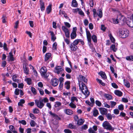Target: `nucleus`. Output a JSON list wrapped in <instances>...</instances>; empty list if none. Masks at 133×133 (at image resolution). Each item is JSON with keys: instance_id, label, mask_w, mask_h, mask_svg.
Listing matches in <instances>:
<instances>
[{"instance_id": "c85d7f7f", "label": "nucleus", "mask_w": 133, "mask_h": 133, "mask_svg": "<svg viewBox=\"0 0 133 133\" xmlns=\"http://www.w3.org/2000/svg\"><path fill=\"white\" fill-rule=\"evenodd\" d=\"M76 36V34L75 32H72L70 35L71 39H73L75 38Z\"/></svg>"}, {"instance_id": "412c9836", "label": "nucleus", "mask_w": 133, "mask_h": 133, "mask_svg": "<svg viewBox=\"0 0 133 133\" xmlns=\"http://www.w3.org/2000/svg\"><path fill=\"white\" fill-rule=\"evenodd\" d=\"M40 2L41 10L42 11H43L45 9L44 4L41 0H40Z\"/></svg>"}, {"instance_id": "603ef678", "label": "nucleus", "mask_w": 133, "mask_h": 133, "mask_svg": "<svg viewBox=\"0 0 133 133\" xmlns=\"http://www.w3.org/2000/svg\"><path fill=\"white\" fill-rule=\"evenodd\" d=\"M17 76L16 75H14L12 77V80L15 82H18V80L16 79Z\"/></svg>"}, {"instance_id": "bf43d9fd", "label": "nucleus", "mask_w": 133, "mask_h": 133, "mask_svg": "<svg viewBox=\"0 0 133 133\" xmlns=\"http://www.w3.org/2000/svg\"><path fill=\"white\" fill-rule=\"evenodd\" d=\"M9 128L11 131L12 132L15 130L14 127L12 125H11L9 126Z\"/></svg>"}, {"instance_id": "680f3d73", "label": "nucleus", "mask_w": 133, "mask_h": 133, "mask_svg": "<svg viewBox=\"0 0 133 133\" xmlns=\"http://www.w3.org/2000/svg\"><path fill=\"white\" fill-rule=\"evenodd\" d=\"M119 111L117 109H115L114 110V113L116 115H117L119 114Z\"/></svg>"}, {"instance_id": "4468645a", "label": "nucleus", "mask_w": 133, "mask_h": 133, "mask_svg": "<svg viewBox=\"0 0 133 133\" xmlns=\"http://www.w3.org/2000/svg\"><path fill=\"white\" fill-rule=\"evenodd\" d=\"M117 18L119 19V23H123L124 22V17L121 15H119L118 16Z\"/></svg>"}, {"instance_id": "f3484780", "label": "nucleus", "mask_w": 133, "mask_h": 133, "mask_svg": "<svg viewBox=\"0 0 133 133\" xmlns=\"http://www.w3.org/2000/svg\"><path fill=\"white\" fill-rule=\"evenodd\" d=\"M51 56V54L50 53H46L44 59L45 61V62L48 61Z\"/></svg>"}, {"instance_id": "f704fd0d", "label": "nucleus", "mask_w": 133, "mask_h": 133, "mask_svg": "<svg viewBox=\"0 0 133 133\" xmlns=\"http://www.w3.org/2000/svg\"><path fill=\"white\" fill-rule=\"evenodd\" d=\"M67 127L71 129H75L76 128V126L71 123L69 124L68 125Z\"/></svg>"}, {"instance_id": "c03bdc74", "label": "nucleus", "mask_w": 133, "mask_h": 133, "mask_svg": "<svg viewBox=\"0 0 133 133\" xmlns=\"http://www.w3.org/2000/svg\"><path fill=\"white\" fill-rule=\"evenodd\" d=\"M110 102L111 103V108H113L116 104V102L114 101H110Z\"/></svg>"}, {"instance_id": "7c9ffc66", "label": "nucleus", "mask_w": 133, "mask_h": 133, "mask_svg": "<svg viewBox=\"0 0 133 133\" xmlns=\"http://www.w3.org/2000/svg\"><path fill=\"white\" fill-rule=\"evenodd\" d=\"M106 116L108 120H111L112 118V116L111 114L110 113L107 114L105 115Z\"/></svg>"}, {"instance_id": "20e7f679", "label": "nucleus", "mask_w": 133, "mask_h": 133, "mask_svg": "<svg viewBox=\"0 0 133 133\" xmlns=\"http://www.w3.org/2000/svg\"><path fill=\"white\" fill-rule=\"evenodd\" d=\"M119 35L122 38H125L128 37L129 34V31L127 30H122L119 31Z\"/></svg>"}, {"instance_id": "39448f33", "label": "nucleus", "mask_w": 133, "mask_h": 133, "mask_svg": "<svg viewBox=\"0 0 133 133\" xmlns=\"http://www.w3.org/2000/svg\"><path fill=\"white\" fill-rule=\"evenodd\" d=\"M47 69L46 67L43 66L42 67L40 73L42 76L45 78H47L49 75L46 73Z\"/></svg>"}, {"instance_id": "a878e982", "label": "nucleus", "mask_w": 133, "mask_h": 133, "mask_svg": "<svg viewBox=\"0 0 133 133\" xmlns=\"http://www.w3.org/2000/svg\"><path fill=\"white\" fill-rule=\"evenodd\" d=\"M25 102V100L24 99H21L18 103V105L19 106L23 107V104H24Z\"/></svg>"}, {"instance_id": "5701e85b", "label": "nucleus", "mask_w": 133, "mask_h": 133, "mask_svg": "<svg viewBox=\"0 0 133 133\" xmlns=\"http://www.w3.org/2000/svg\"><path fill=\"white\" fill-rule=\"evenodd\" d=\"M51 4L49 5L47 7L46 9V13L48 14H49L50 13L51 11Z\"/></svg>"}, {"instance_id": "4d7b16f0", "label": "nucleus", "mask_w": 133, "mask_h": 133, "mask_svg": "<svg viewBox=\"0 0 133 133\" xmlns=\"http://www.w3.org/2000/svg\"><path fill=\"white\" fill-rule=\"evenodd\" d=\"M118 108L119 110H122L124 109L123 105L122 104H121L118 105Z\"/></svg>"}, {"instance_id": "4c0bfd02", "label": "nucleus", "mask_w": 133, "mask_h": 133, "mask_svg": "<svg viewBox=\"0 0 133 133\" xmlns=\"http://www.w3.org/2000/svg\"><path fill=\"white\" fill-rule=\"evenodd\" d=\"M6 15H3L2 17V22L3 23H5L6 22Z\"/></svg>"}, {"instance_id": "a19ab883", "label": "nucleus", "mask_w": 133, "mask_h": 133, "mask_svg": "<svg viewBox=\"0 0 133 133\" xmlns=\"http://www.w3.org/2000/svg\"><path fill=\"white\" fill-rule=\"evenodd\" d=\"M9 55L10 56V60L11 61H14V58L13 57V55L12 53L11 52H10L9 53Z\"/></svg>"}, {"instance_id": "dca6fc26", "label": "nucleus", "mask_w": 133, "mask_h": 133, "mask_svg": "<svg viewBox=\"0 0 133 133\" xmlns=\"http://www.w3.org/2000/svg\"><path fill=\"white\" fill-rule=\"evenodd\" d=\"M65 113L68 115H71L73 113V111L71 110L68 109H66L64 110Z\"/></svg>"}, {"instance_id": "6e6552de", "label": "nucleus", "mask_w": 133, "mask_h": 133, "mask_svg": "<svg viewBox=\"0 0 133 133\" xmlns=\"http://www.w3.org/2000/svg\"><path fill=\"white\" fill-rule=\"evenodd\" d=\"M99 110L100 113L102 115H105L107 114L108 113V109L105 108H99Z\"/></svg>"}, {"instance_id": "a211bd4d", "label": "nucleus", "mask_w": 133, "mask_h": 133, "mask_svg": "<svg viewBox=\"0 0 133 133\" xmlns=\"http://www.w3.org/2000/svg\"><path fill=\"white\" fill-rule=\"evenodd\" d=\"M114 93L116 95L119 97L122 96L123 94L122 92L118 90H115Z\"/></svg>"}, {"instance_id": "5fc2aeb1", "label": "nucleus", "mask_w": 133, "mask_h": 133, "mask_svg": "<svg viewBox=\"0 0 133 133\" xmlns=\"http://www.w3.org/2000/svg\"><path fill=\"white\" fill-rule=\"evenodd\" d=\"M61 103L59 102H57L56 103V104L55 105V107H59L61 106Z\"/></svg>"}, {"instance_id": "052dcab7", "label": "nucleus", "mask_w": 133, "mask_h": 133, "mask_svg": "<svg viewBox=\"0 0 133 133\" xmlns=\"http://www.w3.org/2000/svg\"><path fill=\"white\" fill-rule=\"evenodd\" d=\"M64 131L65 133H71L72 131L68 129H65L64 130Z\"/></svg>"}, {"instance_id": "3c124183", "label": "nucleus", "mask_w": 133, "mask_h": 133, "mask_svg": "<svg viewBox=\"0 0 133 133\" xmlns=\"http://www.w3.org/2000/svg\"><path fill=\"white\" fill-rule=\"evenodd\" d=\"M65 70L67 72L69 73H70L72 71L71 69L68 67H65Z\"/></svg>"}, {"instance_id": "6ab92c4d", "label": "nucleus", "mask_w": 133, "mask_h": 133, "mask_svg": "<svg viewBox=\"0 0 133 133\" xmlns=\"http://www.w3.org/2000/svg\"><path fill=\"white\" fill-rule=\"evenodd\" d=\"M70 81H67L65 82L64 83V86L67 89H69L70 88Z\"/></svg>"}, {"instance_id": "9b49d317", "label": "nucleus", "mask_w": 133, "mask_h": 133, "mask_svg": "<svg viewBox=\"0 0 133 133\" xmlns=\"http://www.w3.org/2000/svg\"><path fill=\"white\" fill-rule=\"evenodd\" d=\"M58 80L56 78L52 79L51 80V84L54 86H56L58 83Z\"/></svg>"}, {"instance_id": "aec40b11", "label": "nucleus", "mask_w": 133, "mask_h": 133, "mask_svg": "<svg viewBox=\"0 0 133 133\" xmlns=\"http://www.w3.org/2000/svg\"><path fill=\"white\" fill-rule=\"evenodd\" d=\"M103 78L105 79L107 78V76L104 72L103 71H101L98 73Z\"/></svg>"}, {"instance_id": "9d476101", "label": "nucleus", "mask_w": 133, "mask_h": 133, "mask_svg": "<svg viewBox=\"0 0 133 133\" xmlns=\"http://www.w3.org/2000/svg\"><path fill=\"white\" fill-rule=\"evenodd\" d=\"M69 46L71 50L73 51H76L78 49L77 46L72 43L69 45Z\"/></svg>"}, {"instance_id": "09e8293b", "label": "nucleus", "mask_w": 133, "mask_h": 133, "mask_svg": "<svg viewBox=\"0 0 133 133\" xmlns=\"http://www.w3.org/2000/svg\"><path fill=\"white\" fill-rule=\"evenodd\" d=\"M57 43L56 42H55L52 45V49L53 50H56L57 49Z\"/></svg>"}, {"instance_id": "0e129e2a", "label": "nucleus", "mask_w": 133, "mask_h": 133, "mask_svg": "<svg viewBox=\"0 0 133 133\" xmlns=\"http://www.w3.org/2000/svg\"><path fill=\"white\" fill-rule=\"evenodd\" d=\"M20 90L18 89H16L15 91V94L16 95H18L19 94V92Z\"/></svg>"}, {"instance_id": "2eb2a0df", "label": "nucleus", "mask_w": 133, "mask_h": 133, "mask_svg": "<svg viewBox=\"0 0 133 133\" xmlns=\"http://www.w3.org/2000/svg\"><path fill=\"white\" fill-rule=\"evenodd\" d=\"M126 23L127 25L130 27L133 28V21L131 19L127 21Z\"/></svg>"}, {"instance_id": "e2e57ef3", "label": "nucleus", "mask_w": 133, "mask_h": 133, "mask_svg": "<svg viewBox=\"0 0 133 133\" xmlns=\"http://www.w3.org/2000/svg\"><path fill=\"white\" fill-rule=\"evenodd\" d=\"M96 104L98 106L100 107L101 106L102 104L101 103L98 101H96L95 102Z\"/></svg>"}, {"instance_id": "473e14b6", "label": "nucleus", "mask_w": 133, "mask_h": 133, "mask_svg": "<svg viewBox=\"0 0 133 133\" xmlns=\"http://www.w3.org/2000/svg\"><path fill=\"white\" fill-rule=\"evenodd\" d=\"M92 38L93 42L96 43L97 42V36L95 35H92Z\"/></svg>"}, {"instance_id": "f8f14e48", "label": "nucleus", "mask_w": 133, "mask_h": 133, "mask_svg": "<svg viewBox=\"0 0 133 133\" xmlns=\"http://www.w3.org/2000/svg\"><path fill=\"white\" fill-rule=\"evenodd\" d=\"M23 69L25 74L26 75H28L29 74V70L28 68L26 66L25 64H23Z\"/></svg>"}, {"instance_id": "72a5a7b5", "label": "nucleus", "mask_w": 133, "mask_h": 133, "mask_svg": "<svg viewBox=\"0 0 133 133\" xmlns=\"http://www.w3.org/2000/svg\"><path fill=\"white\" fill-rule=\"evenodd\" d=\"M97 14L98 16L100 18H101L102 16V10L100 9L99 10Z\"/></svg>"}, {"instance_id": "13d9d810", "label": "nucleus", "mask_w": 133, "mask_h": 133, "mask_svg": "<svg viewBox=\"0 0 133 133\" xmlns=\"http://www.w3.org/2000/svg\"><path fill=\"white\" fill-rule=\"evenodd\" d=\"M112 86L115 88L117 89L118 88V86L115 83H111Z\"/></svg>"}, {"instance_id": "423d86ee", "label": "nucleus", "mask_w": 133, "mask_h": 133, "mask_svg": "<svg viewBox=\"0 0 133 133\" xmlns=\"http://www.w3.org/2000/svg\"><path fill=\"white\" fill-rule=\"evenodd\" d=\"M87 38L89 44L90 45L91 44V35L90 31L86 29Z\"/></svg>"}, {"instance_id": "ea45409f", "label": "nucleus", "mask_w": 133, "mask_h": 133, "mask_svg": "<svg viewBox=\"0 0 133 133\" xmlns=\"http://www.w3.org/2000/svg\"><path fill=\"white\" fill-rule=\"evenodd\" d=\"M80 42L79 39H77L75 40L72 43L76 45H77Z\"/></svg>"}, {"instance_id": "864d4df0", "label": "nucleus", "mask_w": 133, "mask_h": 133, "mask_svg": "<svg viewBox=\"0 0 133 133\" xmlns=\"http://www.w3.org/2000/svg\"><path fill=\"white\" fill-rule=\"evenodd\" d=\"M59 13H60V14H62L64 15V16L65 18L67 19L68 18V17L67 16L66 14L65 11L61 12H60Z\"/></svg>"}, {"instance_id": "338daca9", "label": "nucleus", "mask_w": 133, "mask_h": 133, "mask_svg": "<svg viewBox=\"0 0 133 133\" xmlns=\"http://www.w3.org/2000/svg\"><path fill=\"white\" fill-rule=\"evenodd\" d=\"M38 89L39 90L40 94L42 95H43L44 94V91L43 90L40 88H38Z\"/></svg>"}, {"instance_id": "e433bc0d", "label": "nucleus", "mask_w": 133, "mask_h": 133, "mask_svg": "<svg viewBox=\"0 0 133 133\" xmlns=\"http://www.w3.org/2000/svg\"><path fill=\"white\" fill-rule=\"evenodd\" d=\"M62 30L64 31L65 33L69 32L68 29L65 26H62Z\"/></svg>"}, {"instance_id": "69168bd1", "label": "nucleus", "mask_w": 133, "mask_h": 133, "mask_svg": "<svg viewBox=\"0 0 133 133\" xmlns=\"http://www.w3.org/2000/svg\"><path fill=\"white\" fill-rule=\"evenodd\" d=\"M110 37L111 41L113 43H114L115 41V38L113 37L111 35H110Z\"/></svg>"}, {"instance_id": "1a4fd4ad", "label": "nucleus", "mask_w": 133, "mask_h": 133, "mask_svg": "<svg viewBox=\"0 0 133 133\" xmlns=\"http://www.w3.org/2000/svg\"><path fill=\"white\" fill-rule=\"evenodd\" d=\"M49 114L51 117L54 118L55 119H56L57 120H60L61 119L60 117H59L58 115L55 113H52L51 111H49Z\"/></svg>"}, {"instance_id": "cd10ccee", "label": "nucleus", "mask_w": 133, "mask_h": 133, "mask_svg": "<svg viewBox=\"0 0 133 133\" xmlns=\"http://www.w3.org/2000/svg\"><path fill=\"white\" fill-rule=\"evenodd\" d=\"M124 84L125 85L127 88H129L130 87V84L128 81L124 80Z\"/></svg>"}, {"instance_id": "774afa93", "label": "nucleus", "mask_w": 133, "mask_h": 133, "mask_svg": "<svg viewBox=\"0 0 133 133\" xmlns=\"http://www.w3.org/2000/svg\"><path fill=\"white\" fill-rule=\"evenodd\" d=\"M89 133H95V131L93 130L92 128H90L88 130Z\"/></svg>"}, {"instance_id": "2f4dec72", "label": "nucleus", "mask_w": 133, "mask_h": 133, "mask_svg": "<svg viewBox=\"0 0 133 133\" xmlns=\"http://www.w3.org/2000/svg\"><path fill=\"white\" fill-rule=\"evenodd\" d=\"M72 6L73 7H77L78 5V4L76 0H73L72 1Z\"/></svg>"}, {"instance_id": "7ed1b4c3", "label": "nucleus", "mask_w": 133, "mask_h": 133, "mask_svg": "<svg viewBox=\"0 0 133 133\" xmlns=\"http://www.w3.org/2000/svg\"><path fill=\"white\" fill-rule=\"evenodd\" d=\"M103 127L105 129L107 130L113 131L114 128L112 127L110 124L107 121H106L103 122L102 124Z\"/></svg>"}, {"instance_id": "4be33fe9", "label": "nucleus", "mask_w": 133, "mask_h": 133, "mask_svg": "<svg viewBox=\"0 0 133 133\" xmlns=\"http://www.w3.org/2000/svg\"><path fill=\"white\" fill-rule=\"evenodd\" d=\"M104 96L107 99L111 100L112 99V97L111 95L105 94L104 95Z\"/></svg>"}, {"instance_id": "49530a36", "label": "nucleus", "mask_w": 133, "mask_h": 133, "mask_svg": "<svg viewBox=\"0 0 133 133\" xmlns=\"http://www.w3.org/2000/svg\"><path fill=\"white\" fill-rule=\"evenodd\" d=\"M33 112L35 114H38L40 112L39 110L37 108H35L33 110Z\"/></svg>"}, {"instance_id": "393cba45", "label": "nucleus", "mask_w": 133, "mask_h": 133, "mask_svg": "<svg viewBox=\"0 0 133 133\" xmlns=\"http://www.w3.org/2000/svg\"><path fill=\"white\" fill-rule=\"evenodd\" d=\"M85 120L84 119L81 118L78 120L77 124L78 125H82L84 122Z\"/></svg>"}, {"instance_id": "ddd939ff", "label": "nucleus", "mask_w": 133, "mask_h": 133, "mask_svg": "<svg viewBox=\"0 0 133 133\" xmlns=\"http://www.w3.org/2000/svg\"><path fill=\"white\" fill-rule=\"evenodd\" d=\"M78 79L79 81V80L83 81L85 83H87L88 81L87 79L86 78V77L81 75H79Z\"/></svg>"}, {"instance_id": "c756f323", "label": "nucleus", "mask_w": 133, "mask_h": 133, "mask_svg": "<svg viewBox=\"0 0 133 133\" xmlns=\"http://www.w3.org/2000/svg\"><path fill=\"white\" fill-rule=\"evenodd\" d=\"M126 59L130 61H133V56H128L126 57Z\"/></svg>"}, {"instance_id": "f03ea898", "label": "nucleus", "mask_w": 133, "mask_h": 133, "mask_svg": "<svg viewBox=\"0 0 133 133\" xmlns=\"http://www.w3.org/2000/svg\"><path fill=\"white\" fill-rule=\"evenodd\" d=\"M79 86L80 88L81 89L82 91L86 97H88L89 95V91L87 87L83 83L81 85V87L79 84Z\"/></svg>"}, {"instance_id": "bb28decb", "label": "nucleus", "mask_w": 133, "mask_h": 133, "mask_svg": "<svg viewBox=\"0 0 133 133\" xmlns=\"http://www.w3.org/2000/svg\"><path fill=\"white\" fill-rule=\"evenodd\" d=\"M110 49L114 52H116L117 50V48L115 47L114 44H112L110 47Z\"/></svg>"}, {"instance_id": "58836bf2", "label": "nucleus", "mask_w": 133, "mask_h": 133, "mask_svg": "<svg viewBox=\"0 0 133 133\" xmlns=\"http://www.w3.org/2000/svg\"><path fill=\"white\" fill-rule=\"evenodd\" d=\"M30 125L31 127H35L36 124V123L33 120H31L30 123Z\"/></svg>"}, {"instance_id": "6e6d98bb", "label": "nucleus", "mask_w": 133, "mask_h": 133, "mask_svg": "<svg viewBox=\"0 0 133 133\" xmlns=\"http://www.w3.org/2000/svg\"><path fill=\"white\" fill-rule=\"evenodd\" d=\"M88 126L86 124H85L83 126H82L81 128V129L82 130H85L88 128Z\"/></svg>"}, {"instance_id": "8fccbe9b", "label": "nucleus", "mask_w": 133, "mask_h": 133, "mask_svg": "<svg viewBox=\"0 0 133 133\" xmlns=\"http://www.w3.org/2000/svg\"><path fill=\"white\" fill-rule=\"evenodd\" d=\"M31 91L34 94L36 95V94L37 92L36 91V90L35 88L33 87H31Z\"/></svg>"}, {"instance_id": "f257e3e1", "label": "nucleus", "mask_w": 133, "mask_h": 133, "mask_svg": "<svg viewBox=\"0 0 133 133\" xmlns=\"http://www.w3.org/2000/svg\"><path fill=\"white\" fill-rule=\"evenodd\" d=\"M49 101V100L47 97H45L42 99L40 98L39 99L35 100V104L39 108L41 109L45 105L44 103H47Z\"/></svg>"}, {"instance_id": "0eeeda50", "label": "nucleus", "mask_w": 133, "mask_h": 133, "mask_svg": "<svg viewBox=\"0 0 133 133\" xmlns=\"http://www.w3.org/2000/svg\"><path fill=\"white\" fill-rule=\"evenodd\" d=\"M64 70L60 66H58L56 67L55 72L57 73L58 74L61 73V72Z\"/></svg>"}, {"instance_id": "b1692460", "label": "nucleus", "mask_w": 133, "mask_h": 133, "mask_svg": "<svg viewBox=\"0 0 133 133\" xmlns=\"http://www.w3.org/2000/svg\"><path fill=\"white\" fill-rule=\"evenodd\" d=\"M50 33L51 36V40L53 42H54L56 39V37L55 36V34L53 31H50Z\"/></svg>"}, {"instance_id": "a18cd8bd", "label": "nucleus", "mask_w": 133, "mask_h": 133, "mask_svg": "<svg viewBox=\"0 0 133 133\" xmlns=\"http://www.w3.org/2000/svg\"><path fill=\"white\" fill-rule=\"evenodd\" d=\"M98 114V111L97 109H96L94 111L93 115L94 116H96Z\"/></svg>"}, {"instance_id": "de8ad7c7", "label": "nucleus", "mask_w": 133, "mask_h": 133, "mask_svg": "<svg viewBox=\"0 0 133 133\" xmlns=\"http://www.w3.org/2000/svg\"><path fill=\"white\" fill-rule=\"evenodd\" d=\"M18 123H21L24 125H25L26 124V122L24 120L19 121Z\"/></svg>"}, {"instance_id": "79ce46f5", "label": "nucleus", "mask_w": 133, "mask_h": 133, "mask_svg": "<svg viewBox=\"0 0 133 133\" xmlns=\"http://www.w3.org/2000/svg\"><path fill=\"white\" fill-rule=\"evenodd\" d=\"M69 105L71 108H75L76 107V106L73 103V102H71L69 104Z\"/></svg>"}, {"instance_id": "c9c22d12", "label": "nucleus", "mask_w": 133, "mask_h": 133, "mask_svg": "<svg viewBox=\"0 0 133 133\" xmlns=\"http://www.w3.org/2000/svg\"><path fill=\"white\" fill-rule=\"evenodd\" d=\"M25 81L27 82V83L29 85L31 84V79L29 78H27L25 79Z\"/></svg>"}, {"instance_id": "37998d69", "label": "nucleus", "mask_w": 133, "mask_h": 133, "mask_svg": "<svg viewBox=\"0 0 133 133\" xmlns=\"http://www.w3.org/2000/svg\"><path fill=\"white\" fill-rule=\"evenodd\" d=\"M76 101L77 102L78 101V99L76 97L74 96L72 97L71 98V102H74V101Z\"/></svg>"}]
</instances>
